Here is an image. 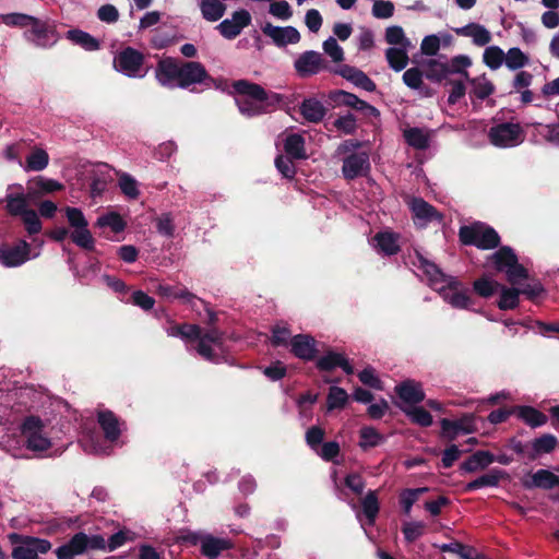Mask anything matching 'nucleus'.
<instances>
[{
	"label": "nucleus",
	"mask_w": 559,
	"mask_h": 559,
	"mask_svg": "<svg viewBox=\"0 0 559 559\" xmlns=\"http://www.w3.org/2000/svg\"><path fill=\"white\" fill-rule=\"evenodd\" d=\"M87 535L85 533L75 534L67 544L56 549L58 559H74L76 556L87 551Z\"/></svg>",
	"instance_id": "obj_22"
},
{
	"label": "nucleus",
	"mask_w": 559,
	"mask_h": 559,
	"mask_svg": "<svg viewBox=\"0 0 559 559\" xmlns=\"http://www.w3.org/2000/svg\"><path fill=\"white\" fill-rule=\"evenodd\" d=\"M394 10H395V7L392 1L374 0L372 3L371 12L376 19L385 20V19H390L393 16Z\"/></svg>",
	"instance_id": "obj_59"
},
{
	"label": "nucleus",
	"mask_w": 559,
	"mask_h": 559,
	"mask_svg": "<svg viewBox=\"0 0 559 559\" xmlns=\"http://www.w3.org/2000/svg\"><path fill=\"white\" fill-rule=\"evenodd\" d=\"M9 539L14 546L11 554L13 559H38L39 555L47 554L52 547L48 539L16 533L10 534Z\"/></svg>",
	"instance_id": "obj_5"
},
{
	"label": "nucleus",
	"mask_w": 559,
	"mask_h": 559,
	"mask_svg": "<svg viewBox=\"0 0 559 559\" xmlns=\"http://www.w3.org/2000/svg\"><path fill=\"white\" fill-rule=\"evenodd\" d=\"M261 29L264 35L270 37L278 46L296 44L300 40L299 32L293 26L281 27L265 23Z\"/></svg>",
	"instance_id": "obj_18"
},
{
	"label": "nucleus",
	"mask_w": 559,
	"mask_h": 559,
	"mask_svg": "<svg viewBox=\"0 0 559 559\" xmlns=\"http://www.w3.org/2000/svg\"><path fill=\"white\" fill-rule=\"evenodd\" d=\"M349 400L347 392L340 386H331L326 397L328 411L344 408Z\"/></svg>",
	"instance_id": "obj_48"
},
{
	"label": "nucleus",
	"mask_w": 559,
	"mask_h": 559,
	"mask_svg": "<svg viewBox=\"0 0 559 559\" xmlns=\"http://www.w3.org/2000/svg\"><path fill=\"white\" fill-rule=\"evenodd\" d=\"M459 235L464 245H474L484 250L496 248L500 241L497 231L481 223L461 227Z\"/></svg>",
	"instance_id": "obj_8"
},
{
	"label": "nucleus",
	"mask_w": 559,
	"mask_h": 559,
	"mask_svg": "<svg viewBox=\"0 0 559 559\" xmlns=\"http://www.w3.org/2000/svg\"><path fill=\"white\" fill-rule=\"evenodd\" d=\"M20 218L28 236L32 237L41 231L43 223L40 221L39 214L33 209L20 215Z\"/></svg>",
	"instance_id": "obj_47"
},
{
	"label": "nucleus",
	"mask_w": 559,
	"mask_h": 559,
	"mask_svg": "<svg viewBox=\"0 0 559 559\" xmlns=\"http://www.w3.org/2000/svg\"><path fill=\"white\" fill-rule=\"evenodd\" d=\"M285 153L295 159L306 158L305 140L300 134H287L283 140Z\"/></svg>",
	"instance_id": "obj_32"
},
{
	"label": "nucleus",
	"mask_w": 559,
	"mask_h": 559,
	"mask_svg": "<svg viewBox=\"0 0 559 559\" xmlns=\"http://www.w3.org/2000/svg\"><path fill=\"white\" fill-rule=\"evenodd\" d=\"M96 225L98 227H109L115 233H120L124 229L126 223L122 217L115 212L107 213L97 218Z\"/></svg>",
	"instance_id": "obj_55"
},
{
	"label": "nucleus",
	"mask_w": 559,
	"mask_h": 559,
	"mask_svg": "<svg viewBox=\"0 0 559 559\" xmlns=\"http://www.w3.org/2000/svg\"><path fill=\"white\" fill-rule=\"evenodd\" d=\"M341 73L346 80L367 92H373L376 90V84L358 69L345 67Z\"/></svg>",
	"instance_id": "obj_36"
},
{
	"label": "nucleus",
	"mask_w": 559,
	"mask_h": 559,
	"mask_svg": "<svg viewBox=\"0 0 559 559\" xmlns=\"http://www.w3.org/2000/svg\"><path fill=\"white\" fill-rule=\"evenodd\" d=\"M473 287L476 294L488 298L491 297L497 290H499L501 285L488 276H483L474 282Z\"/></svg>",
	"instance_id": "obj_52"
},
{
	"label": "nucleus",
	"mask_w": 559,
	"mask_h": 559,
	"mask_svg": "<svg viewBox=\"0 0 559 559\" xmlns=\"http://www.w3.org/2000/svg\"><path fill=\"white\" fill-rule=\"evenodd\" d=\"M532 483L536 487L549 489L559 485V477L547 469H539L532 476Z\"/></svg>",
	"instance_id": "obj_56"
},
{
	"label": "nucleus",
	"mask_w": 559,
	"mask_h": 559,
	"mask_svg": "<svg viewBox=\"0 0 559 559\" xmlns=\"http://www.w3.org/2000/svg\"><path fill=\"white\" fill-rule=\"evenodd\" d=\"M202 552L214 559L216 558L223 550L230 548V543L224 538H215L212 536H205L201 540Z\"/></svg>",
	"instance_id": "obj_38"
},
{
	"label": "nucleus",
	"mask_w": 559,
	"mask_h": 559,
	"mask_svg": "<svg viewBox=\"0 0 559 559\" xmlns=\"http://www.w3.org/2000/svg\"><path fill=\"white\" fill-rule=\"evenodd\" d=\"M180 64L171 58L158 62L155 76L158 83L168 88L179 87Z\"/></svg>",
	"instance_id": "obj_16"
},
{
	"label": "nucleus",
	"mask_w": 559,
	"mask_h": 559,
	"mask_svg": "<svg viewBox=\"0 0 559 559\" xmlns=\"http://www.w3.org/2000/svg\"><path fill=\"white\" fill-rule=\"evenodd\" d=\"M504 476V472L500 469H491L490 472L469 481L465 486V491H473L484 487H496L500 479Z\"/></svg>",
	"instance_id": "obj_34"
},
{
	"label": "nucleus",
	"mask_w": 559,
	"mask_h": 559,
	"mask_svg": "<svg viewBox=\"0 0 559 559\" xmlns=\"http://www.w3.org/2000/svg\"><path fill=\"white\" fill-rule=\"evenodd\" d=\"M206 78L204 67L199 62L180 64L179 87L186 88L192 84L201 83Z\"/></svg>",
	"instance_id": "obj_23"
},
{
	"label": "nucleus",
	"mask_w": 559,
	"mask_h": 559,
	"mask_svg": "<svg viewBox=\"0 0 559 559\" xmlns=\"http://www.w3.org/2000/svg\"><path fill=\"white\" fill-rule=\"evenodd\" d=\"M28 199L33 197L28 195V192H24V188L20 183H13L8 187L7 194L4 198L5 209L12 216H20L26 211L31 210L28 206Z\"/></svg>",
	"instance_id": "obj_14"
},
{
	"label": "nucleus",
	"mask_w": 559,
	"mask_h": 559,
	"mask_svg": "<svg viewBox=\"0 0 559 559\" xmlns=\"http://www.w3.org/2000/svg\"><path fill=\"white\" fill-rule=\"evenodd\" d=\"M66 38L87 51H95L99 49V41L88 33L81 29L68 31Z\"/></svg>",
	"instance_id": "obj_35"
},
{
	"label": "nucleus",
	"mask_w": 559,
	"mask_h": 559,
	"mask_svg": "<svg viewBox=\"0 0 559 559\" xmlns=\"http://www.w3.org/2000/svg\"><path fill=\"white\" fill-rule=\"evenodd\" d=\"M167 334L173 337H180L186 341L198 340V353L209 361H216V350L221 349L222 336L216 330L202 333L198 325L183 324L174 325L167 329Z\"/></svg>",
	"instance_id": "obj_3"
},
{
	"label": "nucleus",
	"mask_w": 559,
	"mask_h": 559,
	"mask_svg": "<svg viewBox=\"0 0 559 559\" xmlns=\"http://www.w3.org/2000/svg\"><path fill=\"white\" fill-rule=\"evenodd\" d=\"M251 16L248 11L240 10L233 14L231 19H226L217 25L221 34L228 39L235 38L240 32L249 25Z\"/></svg>",
	"instance_id": "obj_19"
},
{
	"label": "nucleus",
	"mask_w": 559,
	"mask_h": 559,
	"mask_svg": "<svg viewBox=\"0 0 559 559\" xmlns=\"http://www.w3.org/2000/svg\"><path fill=\"white\" fill-rule=\"evenodd\" d=\"M469 83L472 85V93L479 99L487 98L495 91L493 84L485 74L471 79Z\"/></svg>",
	"instance_id": "obj_46"
},
{
	"label": "nucleus",
	"mask_w": 559,
	"mask_h": 559,
	"mask_svg": "<svg viewBox=\"0 0 559 559\" xmlns=\"http://www.w3.org/2000/svg\"><path fill=\"white\" fill-rule=\"evenodd\" d=\"M484 63L491 70H498L504 63V51L498 46H489L483 53Z\"/></svg>",
	"instance_id": "obj_50"
},
{
	"label": "nucleus",
	"mask_w": 559,
	"mask_h": 559,
	"mask_svg": "<svg viewBox=\"0 0 559 559\" xmlns=\"http://www.w3.org/2000/svg\"><path fill=\"white\" fill-rule=\"evenodd\" d=\"M490 142L498 147H513L524 140L523 129L519 123H500L489 131Z\"/></svg>",
	"instance_id": "obj_13"
},
{
	"label": "nucleus",
	"mask_w": 559,
	"mask_h": 559,
	"mask_svg": "<svg viewBox=\"0 0 559 559\" xmlns=\"http://www.w3.org/2000/svg\"><path fill=\"white\" fill-rule=\"evenodd\" d=\"M299 111L305 120L312 123L320 122L326 114L324 105L316 98L305 99L300 104Z\"/></svg>",
	"instance_id": "obj_30"
},
{
	"label": "nucleus",
	"mask_w": 559,
	"mask_h": 559,
	"mask_svg": "<svg viewBox=\"0 0 559 559\" xmlns=\"http://www.w3.org/2000/svg\"><path fill=\"white\" fill-rule=\"evenodd\" d=\"M403 412L413 423L421 427H429L432 424V416L421 406L408 405L403 407Z\"/></svg>",
	"instance_id": "obj_45"
},
{
	"label": "nucleus",
	"mask_w": 559,
	"mask_h": 559,
	"mask_svg": "<svg viewBox=\"0 0 559 559\" xmlns=\"http://www.w3.org/2000/svg\"><path fill=\"white\" fill-rule=\"evenodd\" d=\"M98 423L105 433L107 441L115 442L118 440L122 431L123 423H120L110 411L99 412Z\"/></svg>",
	"instance_id": "obj_27"
},
{
	"label": "nucleus",
	"mask_w": 559,
	"mask_h": 559,
	"mask_svg": "<svg viewBox=\"0 0 559 559\" xmlns=\"http://www.w3.org/2000/svg\"><path fill=\"white\" fill-rule=\"evenodd\" d=\"M384 437L373 427L365 426L359 431V447L362 450L378 447L384 442Z\"/></svg>",
	"instance_id": "obj_42"
},
{
	"label": "nucleus",
	"mask_w": 559,
	"mask_h": 559,
	"mask_svg": "<svg viewBox=\"0 0 559 559\" xmlns=\"http://www.w3.org/2000/svg\"><path fill=\"white\" fill-rule=\"evenodd\" d=\"M395 392L400 399V408L408 405H417L425 399V393L421 384L414 380H406L395 386Z\"/></svg>",
	"instance_id": "obj_17"
},
{
	"label": "nucleus",
	"mask_w": 559,
	"mask_h": 559,
	"mask_svg": "<svg viewBox=\"0 0 559 559\" xmlns=\"http://www.w3.org/2000/svg\"><path fill=\"white\" fill-rule=\"evenodd\" d=\"M323 50L324 52L332 59L334 62H341L344 59L343 48L337 44L334 37H329L323 41Z\"/></svg>",
	"instance_id": "obj_61"
},
{
	"label": "nucleus",
	"mask_w": 559,
	"mask_h": 559,
	"mask_svg": "<svg viewBox=\"0 0 559 559\" xmlns=\"http://www.w3.org/2000/svg\"><path fill=\"white\" fill-rule=\"evenodd\" d=\"M404 138L411 146L425 150L429 146L431 132L419 128H411L404 131Z\"/></svg>",
	"instance_id": "obj_37"
},
{
	"label": "nucleus",
	"mask_w": 559,
	"mask_h": 559,
	"mask_svg": "<svg viewBox=\"0 0 559 559\" xmlns=\"http://www.w3.org/2000/svg\"><path fill=\"white\" fill-rule=\"evenodd\" d=\"M289 344L292 353L300 359L311 360L316 356V341L309 335H296L290 340Z\"/></svg>",
	"instance_id": "obj_26"
},
{
	"label": "nucleus",
	"mask_w": 559,
	"mask_h": 559,
	"mask_svg": "<svg viewBox=\"0 0 559 559\" xmlns=\"http://www.w3.org/2000/svg\"><path fill=\"white\" fill-rule=\"evenodd\" d=\"M144 57L133 48L121 50L114 59V67L118 72L129 78H143L146 71L143 70Z\"/></svg>",
	"instance_id": "obj_12"
},
{
	"label": "nucleus",
	"mask_w": 559,
	"mask_h": 559,
	"mask_svg": "<svg viewBox=\"0 0 559 559\" xmlns=\"http://www.w3.org/2000/svg\"><path fill=\"white\" fill-rule=\"evenodd\" d=\"M233 86L237 93V106L247 117L262 115L282 102L281 95L266 93L260 85L245 80L236 81Z\"/></svg>",
	"instance_id": "obj_2"
},
{
	"label": "nucleus",
	"mask_w": 559,
	"mask_h": 559,
	"mask_svg": "<svg viewBox=\"0 0 559 559\" xmlns=\"http://www.w3.org/2000/svg\"><path fill=\"white\" fill-rule=\"evenodd\" d=\"M39 257V250L32 252V245L21 239L15 245L0 246V263L5 267H17Z\"/></svg>",
	"instance_id": "obj_11"
},
{
	"label": "nucleus",
	"mask_w": 559,
	"mask_h": 559,
	"mask_svg": "<svg viewBox=\"0 0 559 559\" xmlns=\"http://www.w3.org/2000/svg\"><path fill=\"white\" fill-rule=\"evenodd\" d=\"M557 439L552 435H544L540 438L534 440L533 449L535 453H549L555 449Z\"/></svg>",
	"instance_id": "obj_63"
},
{
	"label": "nucleus",
	"mask_w": 559,
	"mask_h": 559,
	"mask_svg": "<svg viewBox=\"0 0 559 559\" xmlns=\"http://www.w3.org/2000/svg\"><path fill=\"white\" fill-rule=\"evenodd\" d=\"M371 245L380 253L386 255L395 254L400 249L399 235L389 230L380 231L372 238Z\"/></svg>",
	"instance_id": "obj_28"
},
{
	"label": "nucleus",
	"mask_w": 559,
	"mask_h": 559,
	"mask_svg": "<svg viewBox=\"0 0 559 559\" xmlns=\"http://www.w3.org/2000/svg\"><path fill=\"white\" fill-rule=\"evenodd\" d=\"M49 156L43 148H34L27 156L26 163L23 166L25 171H40L47 167Z\"/></svg>",
	"instance_id": "obj_43"
},
{
	"label": "nucleus",
	"mask_w": 559,
	"mask_h": 559,
	"mask_svg": "<svg viewBox=\"0 0 559 559\" xmlns=\"http://www.w3.org/2000/svg\"><path fill=\"white\" fill-rule=\"evenodd\" d=\"M275 166L283 177L292 179L296 174V168L290 156L278 155L275 159Z\"/></svg>",
	"instance_id": "obj_62"
},
{
	"label": "nucleus",
	"mask_w": 559,
	"mask_h": 559,
	"mask_svg": "<svg viewBox=\"0 0 559 559\" xmlns=\"http://www.w3.org/2000/svg\"><path fill=\"white\" fill-rule=\"evenodd\" d=\"M67 221L72 228V241L84 249H92L94 247V238L88 230V223L80 209L67 206L64 209Z\"/></svg>",
	"instance_id": "obj_10"
},
{
	"label": "nucleus",
	"mask_w": 559,
	"mask_h": 559,
	"mask_svg": "<svg viewBox=\"0 0 559 559\" xmlns=\"http://www.w3.org/2000/svg\"><path fill=\"white\" fill-rule=\"evenodd\" d=\"M200 10L205 20L216 22L224 15L226 5L219 0H202Z\"/></svg>",
	"instance_id": "obj_39"
},
{
	"label": "nucleus",
	"mask_w": 559,
	"mask_h": 559,
	"mask_svg": "<svg viewBox=\"0 0 559 559\" xmlns=\"http://www.w3.org/2000/svg\"><path fill=\"white\" fill-rule=\"evenodd\" d=\"M513 287H507L501 285L500 287V299L498 307L501 310L514 309L519 305L520 295H525L527 298L533 299L539 296L543 292V286L536 281L522 283L520 285H512Z\"/></svg>",
	"instance_id": "obj_9"
},
{
	"label": "nucleus",
	"mask_w": 559,
	"mask_h": 559,
	"mask_svg": "<svg viewBox=\"0 0 559 559\" xmlns=\"http://www.w3.org/2000/svg\"><path fill=\"white\" fill-rule=\"evenodd\" d=\"M495 267L503 272L511 285H520L527 280V270L519 263L518 257L510 247H502L491 257Z\"/></svg>",
	"instance_id": "obj_6"
},
{
	"label": "nucleus",
	"mask_w": 559,
	"mask_h": 559,
	"mask_svg": "<svg viewBox=\"0 0 559 559\" xmlns=\"http://www.w3.org/2000/svg\"><path fill=\"white\" fill-rule=\"evenodd\" d=\"M385 40L388 44L394 47H411L409 39L405 36V33L401 26L393 25L385 29Z\"/></svg>",
	"instance_id": "obj_53"
},
{
	"label": "nucleus",
	"mask_w": 559,
	"mask_h": 559,
	"mask_svg": "<svg viewBox=\"0 0 559 559\" xmlns=\"http://www.w3.org/2000/svg\"><path fill=\"white\" fill-rule=\"evenodd\" d=\"M402 531L407 542H414L424 534L425 524L423 522H406Z\"/></svg>",
	"instance_id": "obj_64"
},
{
	"label": "nucleus",
	"mask_w": 559,
	"mask_h": 559,
	"mask_svg": "<svg viewBox=\"0 0 559 559\" xmlns=\"http://www.w3.org/2000/svg\"><path fill=\"white\" fill-rule=\"evenodd\" d=\"M495 462V455L488 451H477L468 457L463 464L462 469L466 473H474L486 468Z\"/></svg>",
	"instance_id": "obj_31"
},
{
	"label": "nucleus",
	"mask_w": 559,
	"mask_h": 559,
	"mask_svg": "<svg viewBox=\"0 0 559 559\" xmlns=\"http://www.w3.org/2000/svg\"><path fill=\"white\" fill-rule=\"evenodd\" d=\"M317 365L322 370H331L336 367H341L348 374L354 372L353 367L349 365L348 360L338 353H328L318 360Z\"/></svg>",
	"instance_id": "obj_33"
},
{
	"label": "nucleus",
	"mask_w": 559,
	"mask_h": 559,
	"mask_svg": "<svg viewBox=\"0 0 559 559\" xmlns=\"http://www.w3.org/2000/svg\"><path fill=\"white\" fill-rule=\"evenodd\" d=\"M409 48L411 47H391L386 50L385 57L393 70L401 71L407 66Z\"/></svg>",
	"instance_id": "obj_41"
},
{
	"label": "nucleus",
	"mask_w": 559,
	"mask_h": 559,
	"mask_svg": "<svg viewBox=\"0 0 559 559\" xmlns=\"http://www.w3.org/2000/svg\"><path fill=\"white\" fill-rule=\"evenodd\" d=\"M33 15H28L20 12H11L0 14V22L9 27L27 28Z\"/></svg>",
	"instance_id": "obj_51"
},
{
	"label": "nucleus",
	"mask_w": 559,
	"mask_h": 559,
	"mask_svg": "<svg viewBox=\"0 0 559 559\" xmlns=\"http://www.w3.org/2000/svg\"><path fill=\"white\" fill-rule=\"evenodd\" d=\"M528 57L518 47L510 48L504 53V63L508 69L515 71L522 69L528 63Z\"/></svg>",
	"instance_id": "obj_49"
},
{
	"label": "nucleus",
	"mask_w": 559,
	"mask_h": 559,
	"mask_svg": "<svg viewBox=\"0 0 559 559\" xmlns=\"http://www.w3.org/2000/svg\"><path fill=\"white\" fill-rule=\"evenodd\" d=\"M118 185L124 195L136 199L140 194L138 181L127 173L118 174Z\"/></svg>",
	"instance_id": "obj_54"
},
{
	"label": "nucleus",
	"mask_w": 559,
	"mask_h": 559,
	"mask_svg": "<svg viewBox=\"0 0 559 559\" xmlns=\"http://www.w3.org/2000/svg\"><path fill=\"white\" fill-rule=\"evenodd\" d=\"M63 189V185L59 181L43 176H37L27 182L28 195L39 198L45 194L53 193Z\"/></svg>",
	"instance_id": "obj_25"
},
{
	"label": "nucleus",
	"mask_w": 559,
	"mask_h": 559,
	"mask_svg": "<svg viewBox=\"0 0 559 559\" xmlns=\"http://www.w3.org/2000/svg\"><path fill=\"white\" fill-rule=\"evenodd\" d=\"M514 414L532 427L543 426L547 421L543 413L530 406L514 407Z\"/></svg>",
	"instance_id": "obj_44"
},
{
	"label": "nucleus",
	"mask_w": 559,
	"mask_h": 559,
	"mask_svg": "<svg viewBox=\"0 0 559 559\" xmlns=\"http://www.w3.org/2000/svg\"><path fill=\"white\" fill-rule=\"evenodd\" d=\"M322 67L323 60L321 55L313 50L304 52L295 61V69L304 76L318 73Z\"/></svg>",
	"instance_id": "obj_24"
},
{
	"label": "nucleus",
	"mask_w": 559,
	"mask_h": 559,
	"mask_svg": "<svg viewBox=\"0 0 559 559\" xmlns=\"http://www.w3.org/2000/svg\"><path fill=\"white\" fill-rule=\"evenodd\" d=\"M23 38L36 48L49 49L58 43L59 34L48 21L33 16L23 32Z\"/></svg>",
	"instance_id": "obj_7"
},
{
	"label": "nucleus",
	"mask_w": 559,
	"mask_h": 559,
	"mask_svg": "<svg viewBox=\"0 0 559 559\" xmlns=\"http://www.w3.org/2000/svg\"><path fill=\"white\" fill-rule=\"evenodd\" d=\"M22 438L28 450L46 452L53 445L49 426L35 416L27 417L22 425Z\"/></svg>",
	"instance_id": "obj_4"
},
{
	"label": "nucleus",
	"mask_w": 559,
	"mask_h": 559,
	"mask_svg": "<svg viewBox=\"0 0 559 559\" xmlns=\"http://www.w3.org/2000/svg\"><path fill=\"white\" fill-rule=\"evenodd\" d=\"M269 13L281 21H288L293 16L292 7L284 0H273L269 7Z\"/></svg>",
	"instance_id": "obj_58"
},
{
	"label": "nucleus",
	"mask_w": 559,
	"mask_h": 559,
	"mask_svg": "<svg viewBox=\"0 0 559 559\" xmlns=\"http://www.w3.org/2000/svg\"><path fill=\"white\" fill-rule=\"evenodd\" d=\"M451 40V35L447 33L441 35H428L424 37L420 45V50L424 55L435 56L439 51L441 43H443L444 45H449Z\"/></svg>",
	"instance_id": "obj_40"
},
{
	"label": "nucleus",
	"mask_w": 559,
	"mask_h": 559,
	"mask_svg": "<svg viewBox=\"0 0 559 559\" xmlns=\"http://www.w3.org/2000/svg\"><path fill=\"white\" fill-rule=\"evenodd\" d=\"M370 168L367 153H355L344 159L342 171L346 179L364 176Z\"/></svg>",
	"instance_id": "obj_20"
},
{
	"label": "nucleus",
	"mask_w": 559,
	"mask_h": 559,
	"mask_svg": "<svg viewBox=\"0 0 559 559\" xmlns=\"http://www.w3.org/2000/svg\"><path fill=\"white\" fill-rule=\"evenodd\" d=\"M409 207L413 213V219L418 227H426L430 223L441 222V214L429 203L420 198H414L409 201Z\"/></svg>",
	"instance_id": "obj_15"
},
{
	"label": "nucleus",
	"mask_w": 559,
	"mask_h": 559,
	"mask_svg": "<svg viewBox=\"0 0 559 559\" xmlns=\"http://www.w3.org/2000/svg\"><path fill=\"white\" fill-rule=\"evenodd\" d=\"M81 443L86 453L107 455L111 452V448L109 445H104L96 441L93 436L82 439Z\"/></svg>",
	"instance_id": "obj_60"
},
{
	"label": "nucleus",
	"mask_w": 559,
	"mask_h": 559,
	"mask_svg": "<svg viewBox=\"0 0 559 559\" xmlns=\"http://www.w3.org/2000/svg\"><path fill=\"white\" fill-rule=\"evenodd\" d=\"M157 292L160 296L168 299L178 298L185 301H191L194 298V296L185 288H175L169 285L159 284Z\"/></svg>",
	"instance_id": "obj_57"
},
{
	"label": "nucleus",
	"mask_w": 559,
	"mask_h": 559,
	"mask_svg": "<svg viewBox=\"0 0 559 559\" xmlns=\"http://www.w3.org/2000/svg\"><path fill=\"white\" fill-rule=\"evenodd\" d=\"M440 424L443 436L451 440L456 438L460 433H472L476 429L473 415H465L457 420L444 418Z\"/></svg>",
	"instance_id": "obj_21"
},
{
	"label": "nucleus",
	"mask_w": 559,
	"mask_h": 559,
	"mask_svg": "<svg viewBox=\"0 0 559 559\" xmlns=\"http://www.w3.org/2000/svg\"><path fill=\"white\" fill-rule=\"evenodd\" d=\"M455 33L460 36L469 37L477 46H485L491 40L490 32L485 26L477 23L457 27L455 28Z\"/></svg>",
	"instance_id": "obj_29"
},
{
	"label": "nucleus",
	"mask_w": 559,
	"mask_h": 559,
	"mask_svg": "<svg viewBox=\"0 0 559 559\" xmlns=\"http://www.w3.org/2000/svg\"><path fill=\"white\" fill-rule=\"evenodd\" d=\"M420 266L427 274L428 284L437 290L444 301L456 309H471L473 300L465 288L459 281L451 276H447L441 270L427 259L419 258Z\"/></svg>",
	"instance_id": "obj_1"
}]
</instances>
